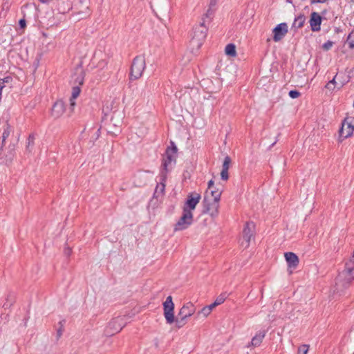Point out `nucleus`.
Here are the masks:
<instances>
[{
  "mask_svg": "<svg viewBox=\"0 0 354 354\" xmlns=\"http://www.w3.org/2000/svg\"><path fill=\"white\" fill-rule=\"evenodd\" d=\"M201 198V194L197 192H192L187 195L183 207V214L174 225L175 231L184 230L193 223V211L199 203Z\"/></svg>",
  "mask_w": 354,
  "mask_h": 354,
  "instance_id": "1",
  "label": "nucleus"
},
{
  "mask_svg": "<svg viewBox=\"0 0 354 354\" xmlns=\"http://www.w3.org/2000/svg\"><path fill=\"white\" fill-rule=\"evenodd\" d=\"M354 279V259L350 258L345 262L344 269L339 273L335 279V291L342 292Z\"/></svg>",
  "mask_w": 354,
  "mask_h": 354,
  "instance_id": "2",
  "label": "nucleus"
},
{
  "mask_svg": "<svg viewBox=\"0 0 354 354\" xmlns=\"http://www.w3.org/2000/svg\"><path fill=\"white\" fill-rule=\"evenodd\" d=\"M221 193V190L216 188L205 192L203 198L204 212H208L212 217L218 215Z\"/></svg>",
  "mask_w": 354,
  "mask_h": 354,
  "instance_id": "3",
  "label": "nucleus"
},
{
  "mask_svg": "<svg viewBox=\"0 0 354 354\" xmlns=\"http://www.w3.org/2000/svg\"><path fill=\"white\" fill-rule=\"evenodd\" d=\"M205 24V18L202 17L200 23L193 27L189 41L190 46L193 49H198L202 46L207 36V27Z\"/></svg>",
  "mask_w": 354,
  "mask_h": 354,
  "instance_id": "4",
  "label": "nucleus"
},
{
  "mask_svg": "<svg viewBox=\"0 0 354 354\" xmlns=\"http://www.w3.org/2000/svg\"><path fill=\"white\" fill-rule=\"evenodd\" d=\"M146 68V59L143 55L136 56L132 62L131 67V79L138 80L142 76Z\"/></svg>",
  "mask_w": 354,
  "mask_h": 354,
  "instance_id": "5",
  "label": "nucleus"
},
{
  "mask_svg": "<svg viewBox=\"0 0 354 354\" xmlns=\"http://www.w3.org/2000/svg\"><path fill=\"white\" fill-rule=\"evenodd\" d=\"M196 312V307L192 302H187L185 304L180 308L178 316L180 318H177L175 321L176 326L180 328L185 325L186 319L192 316Z\"/></svg>",
  "mask_w": 354,
  "mask_h": 354,
  "instance_id": "6",
  "label": "nucleus"
},
{
  "mask_svg": "<svg viewBox=\"0 0 354 354\" xmlns=\"http://www.w3.org/2000/svg\"><path fill=\"white\" fill-rule=\"evenodd\" d=\"M172 147H168L165 151V156L162 159V167L165 173H167L171 169L172 164L176 162L177 147L171 142ZM166 174L163 176L162 180H165Z\"/></svg>",
  "mask_w": 354,
  "mask_h": 354,
  "instance_id": "7",
  "label": "nucleus"
},
{
  "mask_svg": "<svg viewBox=\"0 0 354 354\" xmlns=\"http://www.w3.org/2000/svg\"><path fill=\"white\" fill-rule=\"evenodd\" d=\"M255 225L252 222H247L243 227L242 236L239 240L241 248L246 249L250 246V241L254 237Z\"/></svg>",
  "mask_w": 354,
  "mask_h": 354,
  "instance_id": "8",
  "label": "nucleus"
},
{
  "mask_svg": "<svg viewBox=\"0 0 354 354\" xmlns=\"http://www.w3.org/2000/svg\"><path fill=\"white\" fill-rule=\"evenodd\" d=\"M354 120L351 118H346L342 122V127L339 130L338 142H342L344 139L351 137L354 131Z\"/></svg>",
  "mask_w": 354,
  "mask_h": 354,
  "instance_id": "9",
  "label": "nucleus"
},
{
  "mask_svg": "<svg viewBox=\"0 0 354 354\" xmlns=\"http://www.w3.org/2000/svg\"><path fill=\"white\" fill-rule=\"evenodd\" d=\"M164 316L167 324H172L175 322L174 317V304L172 301L171 296H168L163 303Z\"/></svg>",
  "mask_w": 354,
  "mask_h": 354,
  "instance_id": "10",
  "label": "nucleus"
},
{
  "mask_svg": "<svg viewBox=\"0 0 354 354\" xmlns=\"http://www.w3.org/2000/svg\"><path fill=\"white\" fill-rule=\"evenodd\" d=\"M288 31L287 24L281 23L278 24L272 30L273 40L275 42L281 41Z\"/></svg>",
  "mask_w": 354,
  "mask_h": 354,
  "instance_id": "11",
  "label": "nucleus"
},
{
  "mask_svg": "<svg viewBox=\"0 0 354 354\" xmlns=\"http://www.w3.org/2000/svg\"><path fill=\"white\" fill-rule=\"evenodd\" d=\"M65 111V104L62 100H58L53 104L51 109V116L55 119L59 118Z\"/></svg>",
  "mask_w": 354,
  "mask_h": 354,
  "instance_id": "12",
  "label": "nucleus"
},
{
  "mask_svg": "<svg viewBox=\"0 0 354 354\" xmlns=\"http://www.w3.org/2000/svg\"><path fill=\"white\" fill-rule=\"evenodd\" d=\"M284 257L288 263V267L289 269H295L298 266L299 259L297 255L294 252H286L284 254Z\"/></svg>",
  "mask_w": 354,
  "mask_h": 354,
  "instance_id": "13",
  "label": "nucleus"
},
{
  "mask_svg": "<svg viewBox=\"0 0 354 354\" xmlns=\"http://www.w3.org/2000/svg\"><path fill=\"white\" fill-rule=\"evenodd\" d=\"M309 22L313 31L316 32L320 30L322 17L319 13L316 12H312Z\"/></svg>",
  "mask_w": 354,
  "mask_h": 354,
  "instance_id": "14",
  "label": "nucleus"
},
{
  "mask_svg": "<svg viewBox=\"0 0 354 354\" xmlns=\"http://www.w3.org/2000/svg\"><path fill=\"white\" fill-rule=\"evenodd\" d=\"M81 92L80 87L79 86H73L72 88L71 97H70V109L73 112L75 106L76 102L75 99L80 95Z\"/></svg>",
  "mask_w": 354,
  "mask_h": 354,
  "instance_id": "15",
  "label": "nucleus"
},
{
  "mask_svg": "<svg viewBox=\"0 0 354 354\" xmlns=\"http://www.w3.org/2000/svg\"><path fill=\"white\" fill-rule=\"evenodd\" d=\"M266 332L265 331H260L259 333H257L251 341V344L253 346H258L261 344L262 342L263 338L265 337Z\"/></svg>",
  "mask_w": 354,
  "mask_h": 354,
  "instance_id": "16",
  "label": "nucleus"
},
{
  "mask_svg": "<svg viewBox=\"0 0 354 354\" xmlns=\"http://www.w3.org/2000/svg\"><path fill=\"white\" fill-rule=\"evenodd\" d=\"M225 53L227 55L235 57L236 56V46L234 44H229L225 46Z\"/></svg>",
  "mask_w": 354,
  "mask_h": 354,
  "instance_id": "17",
  "label": "nucleus"
},
{
  "mask_svg": "<svg viewBox=\"0 0 354 354\" xmlns=\"http://www.w3.org/2000/svg\"><path fill=\"white\" fill-rule=\"evenodd\" d=\"M35 136L34 133H31L28 136L27 139L26 149L31 152L32 149L35 145Z\"/></svg>",
  "mask_w": 354,
  "mask_h": 354,
  "instance_id": "18",
  "label": "nucleus"
},
{
  "mask_svg": "<svg viewBox=\"0 0 354 354\" xmlns=\"http://www.w3.org/2000/svg\"><path fill=\"white\" fill-rule=\"evenodd\" d=\"M77 77L75 79V84H77L78 86H82L84 84V75L82 69H80L76 74Z\"/></svg>",
  "mask_w": 354,
  "mask_h": 354,
  "instance_id": "19",
  "label": "nucleus"
},
{
  "mask_svg": "<svg viewBox=\"0 0 354 354\" xmlns=\"http://www.w3.org/2000/svg\"><path fill=\"white\" fill-rule=\"evenodd\" d=\"M304 21V17L303 16H299L295 19V21L293 23V27L299 28L303 26Z\"/></svg>",
  "mask_w": 354,
  "mask_h": 354,
  "instance_id": "20",
  "label": "nucleus"
},
{
  "mask_svg": "<svg viewBox=\"0 0 354 354\" xmlns=\"http://www.w3.org/2000/svg\"><path fill=\"white\" fill-rule=\"evenodd\" d=\"M346 44L348 45L349 48L354 49V30L348 35Z\"/></svg>",
  "mask_w": 354,
  "mask_h": 354,
  "instance_id": "21",
  "label": "nucleus"
},
{
  "mask_svg": "<svg viewBox=\"0 0 354 354\" xmlns=\"http://www.w3.org/2000/svg\"><path fill=\"white\" fill-rule=\"evenodd\" d=\"M11 132L10 126L9 124L6 125V129H4L2 135V145H5L6 140L9 137Z\"/></svg>",
  "mask_w": 354,
  "mask_h": 354,
  "instance_id": "22",
  "label": "nucleus"
},
{
  "mask_svg": "<svg viewBox=\"0 0 354 354\" xmlns=\"http://www.w3.org/2000/svg\"><path fill=\"white\" fill-rule=\"evenodd\" d=\"M214 12V9L213 8H208L206 12L203 15L202 17L205 18V20L207 22H209L210 19H212L213 15Z\"/></svg>",
  "mask_w": 354,
  "mask_h": 354,
  "instance_id": "23",
  "label": "nucleus"
},
{
  "mask_svg": "<svg viewBox=\"0 0 354 354\" xmlns=\"http://www.w3.org/2000/svg\"><path fill=\"white\" fill-rule=\"evenodd\" d=\"M335 78H336V76H335V77H334L332 80L329 81V82L326 84V86H325V87H326L327 89H328L329 91H334V90H335V87H336V86H337V82H336V81H335Z\"/></svg>",
  "mask_w": 354,
  "mask_h": 354,
  "instance_id": "24",
  "label": "nucleus"
},
{
  "mask_svg": "<svg viewBox=\"0 0 354 354\" xmlns=\"http://www.w3.org/2000/svg\"><path fill=\"white\" fill-rule=\"evenodd\" d=\"M210 313L211 311L209 308L207 306H205L198 313L197 315L199 317L202 315L204 317H207Z\"/></svg>",
  "mask_w": 354,
  "mask_h": 354,
  "instance_id": "25",
  "label": "nucleus"
},
{
  "mask_svg": "<svg viewBox=\"0 0 354 354\" xmlns=\"http://www.w3.org/2000/svg\"><path fill=\"white\" fill-rule=\"evenodd\" d=\"M230 163H231V158L229 156H226L224 159V161H223V163L222 165V169L228 170L230 168Z\"/></svg>",
  "mask_w": 354,
  "mask_h": 354,
  "instance_id": "26",
  "label": "nucleus"
},
{
  "mask_svg": "<svg viewBox=\"0 0 354 354\" xmlns=\"http://www.w3.org/2000/svg\"><path fill=\"white\" fill-rule=\"evenodd\" d=\"M309 346L307 344H303L298 348L299 353L307 354L308 352Z\"/></svg>",
  "mask_w": 354,
  "mask_h": 354,
  "instance_id": "27",
  "label": "nucleus"
},
{
  "mask_svg": "<svg viewBox=\"0 0 354 354\" xmlns=\"http://www.w3.org/2000/svg\"><path fill=\"white\" fill-rule=\"evenodd\" d=\"M225 299H226V297L224 295H221L216 299V300L214 301V303L217 306L221 305L225 301Z\"/></svg>",
  "mask_w": 354,
  "mask_h": 354,
  "instance_id": "28",
  "label": "nucleus"
},
{
  "mask_svg": "<svg viewBox=\"0 0 354 354\" xmlns=\"http://www.w3.org/2000/svg\"><path fill=\"white\" fill-rule=\"evenodd\" d=\"M221 179L223 180H227L229 178L228 170L222 169L221 172Z\"/></svg>",
  "mask_w": 354,
  "mask_h": 354,
  "instance_id": "29",
  "label": "nucleus"
},
{
  "mask_svg": "<svg viewBox=\"0 0 354 354\" xmlns=\"http://www.w3.org/2000/svg\"><path fill=\"white\" fill-rule=\"evenodd\" d=\"M165 183H161L160 185H158L156 188V193H158L160 192L161 194H162L165 191Z\"/></svg>",
  "mask_w": 354,
  "mask_h": 354,
  "instance_id": "30",
  "label": "nucleus"
},
{
  "mask_svg": "<svg viewBox=\"0 0 354 354\" xmlns=\"http://www.w3.org/2000/svg\"><path fill=\"white\" fill-rule=\"evenodd\" d=\"M289 96L293 99L297 98L300 96V93L297 90H292L289 92Z\"/></svg>",
  "mask_w": 354,
  "mask_h": 354,
  "instance_id": "31",
  "label": "nucleus"
},
{
  "mask_svg": "<svg viewBox=\"0 0 354 354\" xmlns=\"http://www.w3.org/2000/svg\"><path fill=\"white\" fill-rule=\"evenodd\" d=\"M333 45V42L330 41H328L327 42L324 43L322 46V48L324 50H328L331 48V47Z\"/></svg>",
  "mask_w": 354,
  "mask_h": 354,
  "instance_id": "32",
  "label": "nucleus"
},
{
  "mask_svg": "<svg viewBox=\"0 0 354 354\" xmlns=\"http://www.w3.org/2000/svg\"><path fill=\"white\" fill-rule=\"evenodd\" d=\"M10 80H11V77H6L3 79H0L1 86H3V88L5 86L4 84L10 82Z\"/></svg>",
  "mask_w": 354,
  "mask_h": 354,
  "instance_id": "33",
  "label": "nucleus"
},
{
  "mask_svg": "<svg viewBox=\"0 0 354 354\" xmlns=\"http://www.w3.org/2000/svg\"><path fill=\"white\" fill-rule=\"evenodd\" d=\"M216 4V0H209V8L214 9Z\"/></svg>",
  "mask_w": 354,
  "mask_h": 354,
  "instance_id": "34",
  "label": "nucleus"
},
{
  "mask_svg": "<svg viewBox=\"0 0 354 354\" xmlns=\"http://www.w3.org/2000/svg\"><path fill=\"white\" fill-rule=\"evenodd\" d=\"M214 180H210L208 182V187H207V190H210L211 189L214 188Z\"/></svg>",
  "mask_w": 354,
  "mask_h": 354,
  "instance_id": "35",
  "label": "nucleus"
},
{
  "mask_svg": "<svg viewBox=\"0 0 354 354\" xmlns=\"http://www.w3.org/2000/svg\"><path fill=\"white\" fill-rule=\"evenodd\" d=\"M217 305L214 302L212 304L207 306V307L209 308V310L212 312L213 308H214Z\"/></svg>",
  "mask_w": 354,
  "mask_h": 354,
  "instance_id": "36",
  "label": "nucleus"
},
{
  "mask_svg": "<svg viewBox=\"0 0 354 354\" xmlns=\"http://www.w3.org/2000/svg\"><path fill=\"white\" fill-rule=\"evenodd\" d=\"M327 0H310L311 3H324L326 2Z\"/></svg>",
  "mask_w": 354,
  "mask_h": 354,
  "instance_id": "37",
  "label": "nucleus"
},
{
  "mask_svg": "<svg viewBox=\"0 0 354 354\" xmlns=\"http://www.w3.org/2000/svg\"><path fill=\"white\" fill-rule=\"evenodd\" d=\"M64 252H65L66 255L70 256L71 254V249L69 248H65Z\"/></svg>",
  "mask_w": 354,
  "mask_h": 354,
  "instance_id": "38",
  "label": "nucleus"
},
{
  "mask_svg": "<svg viewBox=\"0 0 354 354\" xmlns=\"http://www.w3.org/2000/svg\"><path fill=\"white\" fill-rule=\"evenodd\" d=\"M19 25H20L21 28H24L26 26V21H25V19H21L19 21Z\"/></svg>",
  "mask_w": 354,
  "mask_h": 354,
  "instance_id": "39",
  "label": "nucleus"
},
{
  "mask_svg": "<svg viewBox=\"0 0 354 354\" xmlns=\"http://www.w3.org/2000/svg\"><path fill=\"white\" fill-rule=\"evenodd\" d=\"M351 258L354 259V250H353V254H352V256L351 257Z\"/></svg>",
  "mask_w": 354,
  "mask_h": 354,
  "instance_id": "40",
  "label": "nucleus"
},
{
  "mask_svg": "<svg viewBox=\"0 0 354 354\" xmlns=\"http://www.w3.org/2000/svg\"><path fill=\"white\" fill-rule=\"evenodd\" d=\"M342 86V84H339L338 85V88H340Z\"/></svg>",
  "mask_w": 354,
  "mask_h": 354,
  "instance_id": "41",
  "label": "nucleus"
},
{
  "mask_svg": "<svg viewBox=\"0 0 354 354\" xmlns=\"http://www.w3.org/2000/svg\"><path fill=\"white\" fill-rule=\"evenodd\" d=\"M58 335L60 336L61 335V332H58Z\"/></svg>",
  "mask_w": 354,
  "mask_h": 354,
  "instance_id": "42",
  "label": "nucleus"
},
{
  "mask_svg": "<svg viewBox=\"0 0 354 354\" xmlns=\"http://www.w3.org/2000/svg\"><path fill=\"white\" fill-rule=\"evenodd\" d=\"M292 270H290V271H289V273H290V274H292Z\"/></svg>",
  "mask_w": 354,
  "mask_h": 354,
  "instance_id": "43",
  "label": "nucleus"
}]
</instances>
